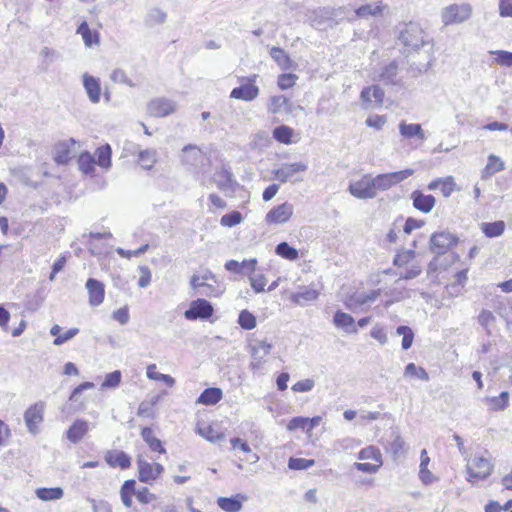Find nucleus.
Masks as SVG:
<instances>
[{"label": "nucleus", "mask_w": 512, "mask_h": 512, "mask_svg": "<svg viewBox=\"0 0 512 512\" xmlns=\"http://www.w3.org/2000/svg\"><path fill=\"white\" fill-rule=\"evenodd\" d=\"M384 96L385 92L379 85H372L362 89L360 99L363 103L370 104L373 98L374 102L381 106L383 104Z\"/></svg>", "instance_id": "nucleus-22"}, {"label": "nucleus", "mask_w": 512, "mask_h": 512, "mask_svg": "<svg viewBox=\"0 0 512 512\" xmlns=\"http://www.w3.org/2000/svg\"><path fill=\"white\" fill-rule=\"evenodd\" d=\"M75 144L74 139L59 142L55 145L54 161L58 165H66L71 159V148Z\"/></svg>", "instance_id": "nucleus-21"}, {"label": "nucleus", "mask_w": 512, "mask_h": 512, "mask_svg": "<svg viewBox=\"0 0 512 512\" xmlns=\"http://www.w3.org/2000/svg\"><path fill=\"white\" fill-rule=\"evenodd\" d=\"M422 273V267L419 264H412L404 272L400 273L399 280H410L418 277Z\"/></svg>", "instance_id": "nucleus-61"}, {"label": "nucleus", "mask_w": 512, "mask_h": 512, "mask_svg": "<svg viewBox=\"0 0 512 512\" xmlns=\"http://www.w3.org/2000/svg\"><path fill=\"white\" fill-rule=\"evenodd\" d=\"M138 473H139V481L143 483H150L154 481V469L153 465L146 460L141 458L137 459Z\"/></svg>", "instance_id": "nucleus-35"}, {"label": "nucleus", "mask_w": 512, "mask_h": 512, "mask_svg": "<svg viewBox=\"0 0 512 512\" xmlns=\"http://www.w3.org/2000/svg\"><path fill=\"white\" fill-rule=\"evenodd\" d=\"M413 207L423 213H429L435 206V197L431 194H424L420 190L411 193Z\"/></svg>", "instance_id": "nucleus-16"}, {"label": "nucleus", "mask_w": 512, "mask_h": 512, "mask_svg": "<svg viewBox=\"0 0 512 512\" xmlns=\"http://www.w3.org/2000/svg\"><path fill=\"white\" fill-rule=\"evenodd\" d=\"M491 55H495V61L500 66L511 67L512 66V52L505 50H491Z\"/></svg>", "instance_id": "nucleus-51"}, {"label": "nucleus", "mask_w": 512, "mask_h": 512, "mask_svg": "<svg viewBox=\"0 0 512 512\" xmlns=\"http://www.w3.org/2000/svg\"><path fill=\"white\" fill-rule=\"evenodd\" d=\"M238 324L245 330H251L256 326V317L248 310L239 313Z\"/></svg>", "instance_id": "nucleus-48"}, {"label": "nucleus", "mask_w": 512, "mask_h": 512, "mask_svg": "<svg viewBox=\"0 0 512 512\" xmlns=\"http://www.w3.org/2000/svg\"><path fill=\"white\" fill-rule=\"evenodd\" d=\"M491 402L495 410H504L508 406L509 393L507 391H503L499 396L493 397Z\"/></svg>", "instance_id": "nucleus-64"}, {"label": "nucleus", "mask_w": 512, "mask_h": 512, "mask_svg": "<svg viewBox=\"0 0 512 512\" xmlns=\"http://www.w3.org/2000/svg\"><path fill=\"white\" fill-rule=\"evenodd\" d=\"M35 493L36 496L42 501L58 500L61 499L64 494L61 487H42L38 488Z\"/></svg>", "instance_id": "nucleus-38"}, {"label": "nucleus", "mask_w": 512, "mask_h": 512, "mask_svg": "<svg viewBox=\"0 0 512 512\" xmlns=\"http://www.w3.org/2000/svg\"><path fill=\"white\" fill-rule=\"evenodd\" d=\"M121 378V372L119 370H115L105 376L101 386L102 388H115L120 384Z\"/></svg>", "instance_id": "nucleus-57"}, {"label": "nucleus", "mask_w": 512, "mask_h": 512, "mask_svg": "<svg viewBox=\"0 0 512 512\" xmlns=\"http://www.w3.org/2000/svg\"><path fill=\"white\" fill-rule=\"evenodd\" d=\"M180 159L186 169L192 173L201 172L207 161L205 153L193 144H188L182 148Z\"/></svg>", "instance_id": "nucleus-2"}, {"label": "nucleus", "mask_w": 512, "mask_h": 512, "mask_svg": "<svg viewBox=\"0 0 512 512\" xmlns=\"http://www.w3.org/2000/svg\"><path fill=\"white\" fill-rule=\"evenodd\" d=\"M256 78L257 75L250 76L245 84L235 87L231 91L230 97L243 101L254 100L259 94V88L254 84Z\"/></svg>", "instance_id": "nucleus-12"}, {"label": "nucleus", "mask_w": 512, "mask_h": 512, "mask_svg": "<svg viewBox=\"0 0 512 512\" xmlns=\"http://www.w3.org/2000/svg\"><path fill=\"white\" fill-rule=\"evenodd\" d=\"M315 464L313 459L294 458L291 457L288 461V467L292 470H305Z\"/></svg>", "instance_id": "nucleus-53"}, {"label": "nucleus", "mask_w": 512, "mask_h": 512, "mask_svg": "<svg viewBox=\"0 0 512 512\" xmlns=\"http://www.w3.org/2000/svg\"><path fill=\"white\" fill-rule=\"evenodd\" d=\"M296 79H297V76L295 74H292V73L281 74V75H279L278 81H277L278 87L281 90H286L288 88H291L295 85Z\"/></svg>", "instance_id": "nucleus-58"}, {"label": "nucleus", "mask_w": 512, "mask_h": 512, "mask_svg": "<svg viewBox=\"0 0 512 512\" xmlns=\"http://www.w3.org/2000/svg\"><path fill=\"white\" fill-rule=\"evenodd\" d=\"M288 105V99L283 95L273 96L270 99L268 106L269 112L278 114L283 111V108Z\"/></svg>", "instance_id": "nucleus-52"}, {"label": "nucleus", "mask_w": 512, "mask_h": 512, "mask_svg": "<svg viewBox=\"0 0 512 512\" xmlns=\"http://www.w3.org/2000/svg\"><path fill=\"white\" fill-rule=\"evenodd\" d=\"M138 160L143 169L150 170L156 163V151L152 149L140 151Z\"/></svg>", "instance_id": "nucleus-44"}, {"label": "nucleus", "mask_w": 512, "mask_h": 512, "mask_svg": "<svg viewBox=\"0 0 512 512\" xmlns=\"http://www.w3.org/2000/svg\"><path fill=\"white\" fill-rule=\"evenodd\" d=\"M348 191L355 198L362 200L373 199L377 196L374 179L369 174H365L360 180L350 183Z\"/></svg>", "instance_id": "nucleus-4"}, {"label": "nucleus", "mask_w": 512, "mask_h": 512, "mask_svg": "<svg viewBox=\"0 0 512 512\" xmlns=\"http://www.w3.org/2000/svg\"><path fill=\"white\" fill-rule=\"evenodd\" d=\"M136 498L142 504H149L157 499L156 495L151 493L147 487H142L137 490Z\"/></svg>", "instance_id": "nucleus-63"}, {"label": "nucleus", "mask_w": 512, "mask_h": 512, "mask_svg": "<svg viewBox=\"0 0 512 512\" xmlns=\"http://www.w3.org/2000/svg\"><path fill=\"white\" fill-rule=\"evenodd\" d=\"M358 459H372L379 463V465H382V456L380 450L374 446H368L366 448L361 449L358 453Z\"/></svg>", "instance_id": "nucleus-46"}, {"label": "nucleus", "mask_w": 512, "mask_h": 512, "mask_svg": "<svg viewBox=\"0 0 512 512\" xmlns=\"http://www.w3.org/2000/svg\"><path fill=\"white\" fill-rule=\"evenodd\" d=\"M40 56L44 58L41 65L42 71H46L50 64L58 57L57 52L48 47L42 48L40 51Z\"/></svg>", "instance_id": "nucleus-56"}, {"label": "nucleus", "mask_w": 512, "mask_h": 512, "mask_svg": "<svg viewBox=\"0 0 512 512\" xmlns=\"http://www.w3.org/2000/svg\"><path fill=\"white\" fill-rule=\"evenodd\" d=\"M95 164V158L89 152H82L78 157L79 169L84 174H92Z\"/></svg>", "instance_id": "nucleus-42"}, {"label": "nucleus", "mask_w": 512, "mask_h": 512, "mask_svg": "<svg viewBox=\"0 0 512 512\" xmlns=\"http://www.w3.org/2000/svg\"><path fill=\"white\" fill-rule=\"evenodd\" d=\"M478 323L485 330L487 336L492 335V327L496 323V317L487 309H482L478 315Z\"/></svg>", "instance_id": "nucleus-37"}, {"label": "nucleus", "mask_w": 512, "mask_h": 512, "mask_svg": "<svg viewBox=\"0 0 512 512\" xmlns=\"http://www.w3.org/2000/svg\"><path fill=\"white\" fill-rule=\"evenodd\" d=\"M399 132H400L401 136H403L404 138H407V139H411L414 137H417L420 140L426 139V135H425L421 125L417 124V123L407 124L406 122L402 121L399 124Z\"/></svg>", "instance_id": "nucleus-25"}, {"label": "nucleus", "mask_w": 512, "mask_h": 512, "mask_svg": "<svg viewBox=\"0 0 512 512\" xmlns=\"http://www.w3.org/2000/svg\"><path fill=\"white\" fill-rule=\"evenodd\" d=\"M86 289L88 290L89 294V303L92 306H98L100 305L104 300V284L94 278H89L86 281Z\"/></svg>", "instance_id": "nucleus-17"}, {"label": "nucleus", "mask_w": 512, "mask_h": 512, "mask_svg": "<svg viewBox=\"0 0 512 512\" xmlns=\"http://www.w3.org/2000/svg\"><path fill=\"white\" fill-rule=\"evenodd\" d=\"M307 422L308 417L297 416L293 417L287 424L288 431H295L297 429H301L307 432Z\"/></svg>", "instance_id": "nucleus-59"}, {"label": "nucleus", "mask_w": 512, "mask_h": 512, "mask_svg": "<svg viewBox=\"0 0 512 512\" xmlns=\"http://www.w3.org/2000/svg\"><path fill=\"white\" fill-rule=\"evenodd\" d=\"M493 465L487 458L475 457L467 466L469 477L476 479H486L492 473Z\"/></svg>", "instance_id": "nucleus-14"}, {"label": "nucleus", "mask_w": 512, "mask_h": 512, "mask_svg": "<svg viewBox=\"0 0 512 512\" xmlns=\"http://www.w3.org/2000/svg\"><path fill=\"white\" fill-rule=\"evenodd\" d=\"M167 14L163 10L159 8H153L149 11L146 17V23L149 26H153L156 24H162L166 21Z\"/></svg>", "instance_id": "nucleus-49"}, {"label": "nucleus", "mask_w": 512, "mask_h": 512, "mask_svg": "<svg viewBox=\"0 0 512 512\" xmlns=\"http://www.w3.org/2000/svg\"><path fill=\"white\" fill-rule=\"evenodd\" d=\"M96 160L95 163L104 169H109L111 167V156L112 149L109 144H105L97 148L96 152Z\"/></svg>", "instance_id": "nucleus-34"}, {"label": "nucleus", "mask_w": 512, "mask_h": 512, "mask_svg": "<svg viewBox=\"0 0 512 512\" xmlns=\"http://www.w3.org/2000/svg\"><path fill=\"white\" fill-rule=\"evenodd\" d=\"M308 165L304 162L284 163L280 168L273 170L274 178L281 183L292 181L297 173L305 172Z\"/></svg>", "instance_id": "nucleus-13"}, {"label": "nucleus", "mask_w": 512, "mask_h": 512, "mask_svg": "<svg viewBox=\"0 0 512 512\" xmlns=\"http://www.w3.org/2000/svg\"><path fill=\"white\" fill-rule=\"evenodd\" d=\"M45 404L43 402L35 403L30 406L24 413V420L27 429L32 434H37L38 426L43 422Z\"/></svg>", "instance_id": "nucleus-9"}, {"label": "nucleus", "mask_w": 512, "mask_h": 512, "mask_svg": "<svg viewBox=\"0 0 512 512\" xmlns=\"http://www.w3.org/2000/svg\"><path fill=\"white\" fill-rule=\"evenodd\" d=\"M415 256L416 252L412 249L402 250L395 255L393 264L397 267H403L409 264L415 258Z\"/></svg>", "instance_id": "nucleus-47"}, {"label": "nucleus", "mask_w": 512, "mask_h": 512, "mask_svg": "<svg viewBox=\"0 0 512 512\" xmlns=\"http://www.w3.org/2000/svg\"><path fill=\"white\" fill-rule=\"evenodd\" d=\"M294 212V207L288 202L273 207L265 217L268 224H283L290 220Z\"/></svg>", "instance_id": "nucleus-11"}, {"label": "nucleus", "mask_w": 512, "mask_h": 512, "mask_svg": "<svg viewBox=\"0 0 512 512\" xmlns=\"http://www.w3.org/2000/svg\"><path fill=\"white\" fill-rule=\"evenodd\" d=\"M83 86L89 100L94 104L98 103L101 97V86L99 79L86 73L83 75Z\"/></svg>", "instance_id": "nucleus-20"}, {"label": "nucleus", "mask_w": 512, "mask_h": 512, "mask_svg": "<svg viewBox=\"0 0 512 512\" xmlns=\"http://www.w3.org/2000/svg\"><path fill=\"white\" fill-rule=\"evenodd\" d=\"M175 110L176 103L165 97L154 98L147 105V111L153 117H166Z\"/></svg>", "instance_id": "nucleus-10"}, {"label": "nucleus", "mask_w": 512, "mask_h": 512, "mask_svg": "<svg viewBox=\"0 0 512 512\" xmlns=\"http://www.w3.org/2000/svg\"><path fill=\"white\" fill-rule=\"evenodd\" d=\"M397 74L398 64L396 61H391L389 64L382 68V71L379 75V80L382 81L385 85H397L400 82L396 79Z\"/></svg>", "instance_id": "nucleus-26"}, {"label": "nucleus", "mask_w": 512, "mask_h": 512, "mask_svg": "<svg viewBox=\"0 0 512 512\" xmlns=\"http://www.w3.org/2000/svg\"><path fill=\"white\" fill-rule=\"evenodd\" d=\"M396 335H402L401 347L403 350H408L411 348L414 341V332L411 327L406 325H401L396 328Z\"/></svg>", "instance_id": "nucleus-41"}, {"label": "nucleus", "mask_w": 512, "mask_h": 512, "mask_svg": "<svg viewBox=\"0 0 512 512\" xmlns=\"http://www.w3.org/2000/svg\"><path fill=\"white\" fill-rule=\"evenodd\" d=\"M480 229L488 238L499 237L504 233L505 222L502 220L494 222H483L480 224Z\"/></svg>", "instance_id": "nucleus-29"}, {"label": "nucleus", "mask_w": 512, "mask_h": 512, "mask_svg": "<svg viewBox=\"0 0 512 512\" xmlns=\"http://www.w3.org/2000/svg\"><path fill=\"white\" fill-rule=\"evenodd\" d=\"M472 8L469 4H453L446 7L442 13V21L445 25L462 23L470 18Z\"/></svg>", "instance_id": "nucleus-8"}, {"label": "nucleus", "mask_w": 512, "mask_h": 512, "mask_svg": "<svg viewBox=\"0 0 512 512\" xmlns=\"http://www.w3.org/2000/svg\"><path fill=\"white\" fill-rule=\"evenodd\" d=\"M333 323L336 327L342 328L347 333H356L357 329L355 327L354 318L345 312L338 310L333 317Z\"/></svg>", "instance_id": "nucleus-24"}, {"label": "nucleus", "mask_w": 512, "mask_h": 512, "mask_svg": "<svg viewBox=\"0 0 512 512\" xmlns=\"http://www.w3.org/2000/svg\"><path fill=\"white\" fill-rule=\"evenodd\" d=\"M105 461L110 467H120L122 470L131 466V457L122 450H109L105 454Z\"/></svg>", "instance_id": "nucleus-18"}, {"label": "nucleus", "mask_w": 512, "mask_h": 512, "mask_svg": "<svg viewBox=\"0 0 512 512\" xmlns=\"http://www.w3.org/2000/svg\"><path fill=\"white\" fill-rule=\"evenodd\" d=\"M272 349V344L264 340L255 341L251 346V355L253 359L264 358Z\"/></svg>", "instance_id": "nucleus-40"}, {"label": "nucleus", "mask_w": 512, "mask_h": 512, "mask_svg": "<svg viewBox=\"0 0 512 512\" xmlns=\"http://www.w3.org/2000/svg\"><path fill=\"white\" fill-rule=\"evenodd\" d=\"M213 313L212 304L206 299L198 298L190 303L189 308L184 312V317L190 321L208 320Z\"/></svg>", "instance_id": "nucleus-6"}, {"label": "nucleus", "mask_w": 512, "mask_h": 512, "mask_svg": "<svg viewBox=\"0 0 512 512\" xmlns=\"http://www.w3.org/2000/svg\"><path fill=\"white\" fill-rule=\"evenodd\" d=\"M243 220L242 214L239 211H232L221 217L220 223L222 226L233 227L241 223Z\"/></svg>", "instance_id": "nucleus-54"}, {"label": "nucleus", "mask_w": 512, "mask_h": 512, "mask_svg": "<svg viewBox=\"0 0 512 512\" xmlns=\"http://www.w3.org/2000/svg\"><path fill=\"white\" fill-rule=\"evenodd\" d=\"M405 442L399 434H394V439L390 443V451L394 458H398L403 454Z\"/></svg>", "instance_id": "nucleus-60"}, {"label": "nucleus", "mask_w": 512, "mask_h": 512, "mask_svg": "<svg viewBox=\"0 0 512 512\" xmlns=\"http://www.w3.org/2000/svg\"><path fill=\"white\" fill-rule=\"evenodd\" d=\"M141 436L152 451L159 453L166 452L161 440L154 436L150 427H144L141 431Z\"/></svg>", "instance_id": "nucleus-33"}, {"label": "nucleus", "mask_w": 512, "mask_h": 512, "mask_svg": "<svg viewBox=\"0 0 512 512\" xmlns=\"http://www.w3.org/2000/svg\"><path fill=\"white\" fill-rule=\"evenodd\" d=\"M398 39L408 53L418 51L431 42L428 34L416 22L405 23L400 29Z\"/></svg>", "instance_id": "nucleus-1"}, {"label": "nucleus", "mask_w": 512, "mask_h": 512, "mask_svg": "<svg viewBox=\"0 0 512 512\" xmlns=\"http://www.w3.org/2000/svg\"><path fill=\"white\" fill-rule=\"evenodd\" d=\"M318 295V290L312 287H303L300 291L292 295V301L299 305H305L306 303L317 299Z\"/></svg>", "instance_id": "nucleus-32"}, {"label": "nucleus", "mask_w": 512, "mask_h": 512, "mask_svg": "<svg viewBox=\"0 0 512 512\" xmlns=\"http://www.w3.org/2000/svg\"><path fill=\"white\" fill-rule=\"evenodd\" d=\"M346 7H320L312 12L310 20L313 26H320L326 22H331V25H337L338 21L336 18L341 17L345 14Z\"/></svg>", "instance_id": "nucleus-7"}, {"label": "nucleus", "mask_w": 512, "mask_h": 512, "mask_svg": "<svg viewBox=\"0 0 512 512\" xmlns=\"http://www.w3.org/2000/svg\"><path fill=\"white\" fill-rule=\"evenodd\" d=\"M197 432L211 443H216L224 438V435L215 431L211 426L199 427Z\"/></svg>", "instance_id": "nucleus-55"}, {"label": "nucleus", "mask_w": 512, "mask_h": 512, "mask_svg": "<svg viewBox=\"0 0 512 512\" xmlns=\"http://www.w3.org/2000/svg\"><path fill=\"white\" fill-rule=\"evenodd\" d=\"M147 377L152 380L162 381L169 387H172L175 384V379L173 377L157 372L155 364H150L147 367Z\"/></svg>", "instance_id": "nucleus-43"}, {"label": "nucleus", "mask_w": 512, "mask_h": 512, "mask_svg": "<svg viewBox=\"0 0 512 512\" xmlns=\"http://www.w3.org/2000/svg\"><path fill=\"white\" fill-rule=\"evenodd\" d=\"M382 9L379 5L365 4L355 9L354 14L348 17L349 22L355 21L356 18H368L381 13Z\"/></svg>", "instance_id": "nucleus-31"}, {"label": "nucleus", "mask_w": 512, "mask_h": 512, "mask_svg": "<svg viewBox=\"0 0 512 512\" xmlns=\"http://www.w3.org/2000/svg\"><path fill=\"white\" fill-rule=\"evenodd\" d=\"M275 252L278 256L290 261H295L299 257L298 250L290 246L287 242L279 243L275 248Z\"/></svg>", "instance_id": "nucleus-39"}, {"label": "nucleus", "mask_w": 512, "mask_h": 512, "mask_svg": "<svg viewBox=\"0 0 512 512\" xmlns=\"http://www.w3.org/2000/svg\"><path fill=\"white\" fill-rule=\"evenodd\" d=\"M431 59L427 63H411L408 71L411 73L412 77H418L419 75L426 73L431 67Z\"/></svg>", "instance_id": "nucleus-62"}, {"label": "nucleus", "mask_w": 512, "mask_h": 512, "mask_svg": "<svg viewBox=\"0 0 512 512\" xmlns=\"http://www.w3.org/2000/svg\"><path fill=\"white\" fill-rule=\"evenodd\" d=\"M292 135H293V130L286 125L277 126L273 130L274 139H276L278 142L283 143V144L291 143Z\"/></svg>", "instance_id": "nucleus-45"}, {"label": "nucleus", "mask_w": 512, "mask_h": 512, "mask_svg": "<svg viewBox=\"0 0 512 512\" xmlns=\"http://www.w3.org/2000/svg\"><path fill=\"white\" fill-rule=\"evenodd\" d=\"M405 376L417 377L423 381L429 380V375L422 367H417L414 363H409L405 367Z\"/></svg>", "instance_id": "nucleus-50"}, {"label": "nucleus", "mask_w": 512, "mask_h": 512, "mask_svg": "<svg viewBox=\"0 0 512 512\" xmlns=\"http://www.w3.org/2000/svg\"><path fill=\"white\" fill-rule=\"evenodd\" d=\"M222 396L223 392L220 388L209 387L202 391L197 402L204 405H215L222 399Z\"/></svg>", "instance_id": "nucleus-27"}, {"label": "nucleus", "mask_w": 512, "mask_h": 512, "mask_svg": "<svg viewBox=\"0 0 512 512\" xmlns=\"http://www.w3.org/2000/svg\"><path fill=\"white\" fill-rule=\"evenodd\" d=\"M244 499L243 496H241ZM217 505L225 512H239L242 509V500L240 495L231 497H219L217 499Z\"/></svg>", "instance_id": "nucleus-28"}, {"label": "nucleus", "mask_w": 512, "mask_h": 512, "mask_svg": "<svg viewBox=\"0 0 512 512\" xmlns=\"http://www.w3.org/2000/svg\"><path fill=\"white\" fill-rule=\"evenodd\" d=\"M458 243V238L448 231L435 232L430 237V250L436 255H444L452 246Z\"/></svg>", "instance_id": "nucleus-5"}, {"label": "nucleus", "mask_w": 512, "mask_h": 512, "mask_svg": "<svg viewBox=\"0 0 512 512\" xmlns=\"http://www.w3.org/2000/svg\"><path fill=\"white\" fill-rule=\"evenodd\" d=\"M414 174V170L407 168L401 171L390 172L378 174L376 177H373L376 192L377 191H386L391 187L401 183L406 180L410 176Z\"/></svg>", "instance_id": "nucleus-3"}, {"label": "nucleus", "mask_w": 512, "mask_h": 512, "mask_svg": "<svg viewBox=\"0 0 512 512\" xmlns=\"http://www.w3.org/2000/svg\"><path fill=\"white\" fill-rule=\"evenodd\" d=\"M504 162L496 155L491 154L488 157V162L485 168L482 170V179L491 177L497 172L504 170Z\"/></svg>", "instance_id": "nucleus-30"}, {"label": "nucleus", "mask_w": 512, "mask_h": 512, "mask_svg": "<svg viewBox=\"0 0 512 512\" xmlns=\"http://www.w3.org/2000/svg\"><path fill=\"white\" fill-rule=\"evenodd\" d=\"M270 56L282 70H291L295 68L294 61L285 52V50L280 47H272L270 50Z\"/></svg>", "instance_id": "nucleus-23"}, {"label": "nucleus", "mask_w": 512, "mask_h": 512, "mask_svg": "<svg viewBox=\"0 0 512 512\" xmlns=\"http://www.w3.org/2000/svg\"><path fill=\"white\" fill-rule=\"evenodd\" d=\"M214 181L217 188L224 193H234L237 182L233 179V174L228 169L222 168L214 174Z\"/></svg>", "instance_id": "nucleus-15"}, {"label": "nucleus", "mask_w": 512, "mask_h": 512, "mask_svg": "<svg viewBox=\"0 0 512 512\" xmlns=\"http://www.w3.org/2000/svg\"><path fill=\"white\" fill-rule=\"evenodd\" d=\"M89 431V423L83 419L75 420L66 432V436L71 443L80 442Z\"/></svg>", "instance_id": "nucleus-19"}, {"label": "nucleus", "mask_w": 512, "mask_h": 512, "mask_svg": "<svg viewBox=\"0 0 512 512\" xmlns=\"http://www.w3.org/2000/svg\"><path fill=\"white\" fill-rule=\"evenodd\" d=\"M77 34H80L87 47L99 42V35L96 31H92L87 22H82L77 28Z\"/></svg>", "instance_id": "nucleus-36"}]
</instances>
